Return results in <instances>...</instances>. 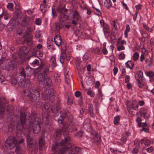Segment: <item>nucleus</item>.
Masks as SVG:
<instances>
[{"label":"nucleus","mask_w":154,"mask_h":154,"mask_svg":"<svg viewBox=\"0 0 154 154\" xmlns=\"http://www.w3.org/2000/svg\"><path fill=\"white\" fill-rule=\"evenodd\" d=\"M75 95L76 97H79L81 95V92L79 91H77L75 92Z\"/></svg>","instance_id":"obj_60"},{"label":"nucleus","mask_w":154,"mask_h":154,"mask_svg":"<svg viewBox=\"0 0 154 154\" xmlns=\"http://www.w3.org/2000/svg\"><path fill=\"white\" fill-rule=\"evenodd\" d=\"M41 34L39 31H36L35 33V36L36 38H38L40 37Z\"/></svg>","instance_id":"obj_58"},{"label":"nucleus","mask_w":154,"mask_h":154,"mask_svg":"<svg viewBox=\"0 0 154 154\" xmlns=\"http://www.w3.org/2000/svg\"><path fill=\"white\" fill-rule=\"evenodd\" d=\"M88 95H90L91 97H94L95 95V94L94 92L89 90L87 93Z\"/></svg>","instance_id":"obj_47"},{"label":"nucleus","mask_w":154,"mask_h":154,"mask_svg":"<svg viewBox=\"0 0 154 154\" xmlns=\"http://www.w3.org/2000/svg\"><path fill=\"white\" fill-rule=\"evenodd\" d=\"M46 3V0H43L40 5V8L41 11L43 13H45L48 8Z\"/></svg>","instance_id":"obj_16"},{"label":"nucleus","mask_w":154,"mask_h":154,"mask_svg":"<svg viewBox=\"0 0 154 154\" xmlns=\"http://www.w3.org/2000/svg\"><path fill=\"white\" fill-rule=\"evenodd\" d=\"M30 64L33 67L37 66L39 64L38 59L35 58L34 57H31L29 60Z\"/></svg>","instance_id":"obj_14"},{"label":"nucleus","mask_w":154,"mask_h":154,"mask_svg":"<svg viewBox=\"0 0 154 154\" xmlns=\"http://www.w3.org/2000/svg\"><path fill=\"white\" fill-rule=\"evenodd\" d=\"M44 144V141L42 139H41L39 140V145L40 147L42 146Z\"/></svg>","instance_id":"obj_64"},{"label":"nucleus","mask_w":154,"mask_h":154,"mask_svg":"<svg viewBox=\"0 0 154 154\" xmlns=\"http://www.w3.org/2000/svg\"><path fill=\"white\" fill-rule=\"evenodd\" d=\"M25 71L27 76H30L33 74L34 69L30 67L29 66H27L26 67L25 69Z\"/></svg>","instance_id":"obj_21"},{"label":"nucleus","mask_w":154,"mask_h":154,"mask_svg":"<svg viewBox=\"0 0 154 154\" xmlns=\"http://www.w3.org/2000/svg\"><path fill=\"white\" fill-rule=\"evenodd\" d=\"M111 25L116 29L117 28V25L116 22L115 20H112L111 21Z\"/></svg>","instance_id":"obj_48"},{"label":"nucleus","mask_w":154,"mask_h":154,"mask_svg":"<svg viewBox=\"0 0 154 154\" xmlns=\"http://www.w3.org/2000/svg\"><path fill=\"white\" fill-rule=\"evenodd\" d=\"M10 83L12 85H15L17 84V81L16 79L11 78L10 80Z\"/></svg>","instance_id":"obj_37"},{"label":"nucleus","mask_w":154,"mask_h":154,"mask_svg":"<svg viewBox=\"0 0 154 154\" xmlns=\"http://www.w3.org/2000/svg\"><path fill=\"white\" fill-rule=\"evenodd\" d=\"M50 62L51 63V66H52V68L50 72H52L54 67L57 66V63L56 62V60L55 56H51L50 59Z\"/></svg>","instance_id":"obj_17"},{"label":"nucleus","mask_w":154,"mask_h":154,"mask_svg":"<svg viewBox=\"0 0 154 154\" xmlns=\"http://www.w3.org/2000/svg\"><path fill=\"white\" fill-rule=\"evenodd\" d=\"M82 58L84 60L86 61L88 59V56L87 54H85L83 56Z\"/></svg>","instance_id":"obj_63"},{"label":"nucleus","mask_w":154,"mask_h":154,"mask_svg":"<svg viewBox=\"0 0 154 154\" xmlns=\"http://www.w3.org/2000/svg\"><path fill=\"white\" fill-rule=\"evenodd\" d=\"M153 150V147L152 146H151L150 147H149L146 149V151L149 153H150L152 152Z\"/></svg>","instance_id":"obj_50"},{"label":"nucleus","mask_w":154,"mask_h":154,"mask_svg":"<svg viewBox=\"0 0 154 154\" xmlns=\"http://www.w3.org/2000/svg\"><path fill=\"white\" fill-rule=\"evenodd\" d=\"M69 113L67 111H66L64 110H60V119L58 118V122H59L60 121V123H62V121L63 119L68 116L69 115Z\"/></svg>","instance_id":"obj_12"},{"label":"nucleus","mask_w":154,"mask_h":154,"mask_svg":"<svg viewBox=\"0 0 154 154\" xmlns=\"http://www.w3.org/2000/svg\"><path fill=\"white\" fill-rule=\"evenodd\" d=\"M139 57V54L138 53L135 52L133 55V60L135 61H136L138 60Z\"/></svg>","instance_id":"obj_33"},{"label":"nucleus","mask_w":154,"mask_h":154,"mask_svg":"<svg viewBox=\"0 0 154 154\" xmlns=\"http://www.w3.org/2000/svg\"><path fill=\"white\" fill-rule=\"evenodd\" d=\"M21 76L23 77V79H20V81L19 82V85L21 86L25 85L26 84L29 83V79H25L26 76V74L25 71V69L22 68L21 71L20 72Z\"/></svg>","instance_id":"obj_9"},{"label":"nucleus","mask_w":154,"mask_h":154,"mask_svg":"<svg viewBox=\"0 0 154 154\" xmlns=\"http://www.w3.org/2000/svg\"><path fill=\"white\" fill-rule=\"evenodd\" d=\"M140 142L141 144H144L145 146H149L151 144L150 140L145 138L141 139Z\"/></svg>","instance_id":"obj_23"},{"label":"nucleus","mask_w":154,"mask_h":154,"mask_svg":"<svg viewBox=\"0 0 154 154\" xmlns=\"http://www.w3.org/2000/svg\"><path fill=\"white\" fill-rule=\"evenodd\" d=\"M8 103L7 100L4 97H0V112H2L5 109V104Z\"/></svg>","instance_id":"obj_11"},{"label":"nucleus","mask_w":154,"mask_h":154,"mask_svg":"<svg viewBox=\"0 0 154 154\" xmlns=\"http://www.w3.org/2000/svg\"><path fill=\"white\" fill-rule=\"evenodd\" d=\"M14 128V125L10 124L8 126V129L9 131H11L13 130Z\"/></svg>","instance_id":"obj_52"},{"label":"nucleus","mask_w":154,"mask_h":154,"mask_svg":"<svg viewBox=\"0 0 154 154\" xmlns=\"http://www.w3.org/2000/svg\"><path fill=\"white\" fill-rule=\"evenodd\" d=\"M147 127L148 125L145 122L141 123L138 126L139 127H142V128Z\"/></svg>","instance_id":"obj_49"},{"label":"nucleus","mask_w":154,"mask_h":154,"mask_svg":"<svg viewBox=\"0 0 154 154\" xmlns=\"http://www.w3.org/2000/svg\"><path fill=\"white\" fill-rule=\"evenodd\" d=\"M17 143V140L14 136H9L8 137L6 141V146L10 149H13Z\"/></svg>","instance_id":"obj_8"},{"label":"nucleus","mask_w":154,"mask_h":154,"mask_svg":"<svg viewBox=\"0 0 154 154\" xmlns=\"http://www.w3.org/2000/svg\"><path fill=\"white\" fill-rule=\"evenodd\" d=\"M42 95L45 100H48L50 102H53L54 100V96L52 88L48 90L44 88V91L42 92Z\"/></svg>","instance_id":"obj_5"},{"label":"nucleus","mask_w":154,"mask_h":154,"mask_svg":"<svg viewBox=\"0 0 154 154\" xmlns=\"http://www.w3.org/2000/svg\"><path fill=\"white\" fill-rule=\"evenodd\" d=\"M103 27V30L106 37H108L109 35L110 31L108 25L106 23Z\"/></svg>","instance_id":"obj_19"},{"label":"nucleus","mask_w":154,"mask_h":154,"mask_svg":"<svg viewBox=\"0 0 154 154\" xmlns=\"http://www.w3.org/2000/svg\"><path fill=\"white\" fill-rule=\"evenodd\" d=\"M88 111L90 117L92 118H94V112L93 106L91 103L88 104Z\"/></svg>","instance_id":"obj_20"},{"label":"nucleus","mask_w":154,"mask_h":154,"mask_svg":"<svg viewBox=\"0 0 154 154\" xmlns=\"http://www.w3.org/2000/svg\"><path fill=\"white\" fill-rule=\"evenodd\" d=\"M148 110L147 109L141 108L139 112L141 116L143 117L144 118H148L150 116L149 114L148 113Z\"/></svg>","instance_id":"obj_15"},{"label":"nucleus","mask_w":154,"mask_h":154,"mask_svg":"<svg viewBox=\"0 0 154 154\" xmlns=\"http://www.w3.org/2000/svg\"><path fill=\"white\" fill-rule=\"evenodd\" d=\"M102 51L103 54L105 55H106L108 53V51L106 48H103Z\"/></svg>","instance_id":"obj_57"},{"label":"nucleus","mask_w":154,"mask_h":154,"mask_svg":"<svg viewBox=\"0 0 154 154\" xmlns=\"http://www.w3.org/2000/svg\"><path fill=\"white\" fill-rule=\"evenodd\" d=\"M127 108L129 112H131V109L134 110H137L138 109V103L136 100H133L130 104V106L127 105Z\"/></svg>","instance_id":"obj_10"},{"label":"nucleus","mask_w":154,"mask_h":154,"mask_svg":"<svg viewBox=\"0 0 154 154\" xmlns=\"http://www.w3.org/2000/svg\"><path fill=\"white\" fill-rule=\"evenodd\" d=\"M125 55L123 52H121L119 54V59L120 60H122L125 59Z\"/></svg>","instance_id":"obj_36"},{"label":"nucleus","mask_w":154,"mask_h":154,"mask_svg":"<svg viewBox=\"0 0 154 154\" xmlns=\"http://www.w3.org/2000/svg\"><path fill=\"white\" fill-rule=\"evenodd\" d=\"M83 127L87 131L90 133L91 135L99 136L98 133L96 132L95 130L93 129L90 121L89 119H86L83 125Z\"/></svg>","instance_id":"obj_7"},{"label":"nucleus","mask_w":154,"mask_h":154,"mask_svg":"<svg viewBox=\"0 0 154 154\" xmlns=\"http://www.w3.org/2000/svg\"><path fill=\"white\" fill-rule=\"evenodd\" d=\"M136 81L138 83L137 85L139 88H142L143 86L144 85L141 82L139 79H137Z\"/></svg>","instance_id":"obj_44"},{"label":"nucleus","mask_w":154,"mask_h":154,"mask_svg":"<svg viewBox=\"0 0 154 154\" xmlns=\"http://www.w3.org/2000/svg\"><path fill=\"white\" fill-rule=\"evenodd\" d=\"M127 140V138L126 136L122 137L120 140V141H117V144L118 145H122L124 144Z\"/></svg>","instance_id":"obj_27"},{"label":"nucleus","mask_w":154,"mask_h":154,"mask_svg":"<svg viewBox=\"0 0 154 154\" xmlns=\"http://www.w3.org/2000/svg\"><path fill=\"white\" fill-rule=\"evenodd\" d=\"M75 136L77 138H79L82 136V133L80 132H78L75 134Z\"/></svg>","instance_id":"obj_62"},{"label":"nucleus","mask_w":154,"mask_h":154,"mask_svg":"<svg viewBox=\"0 0 154 154\" xmlns=\"http://www.w3.org/2000/svg\"><path fill=\"white\" fill-rule=\"evenodd\" d=\"M49 71L46 70L45 69H44L42 73H41L44 76H46L47 75L48 73V72Z\"/></svg>","instance_id":"obj_56"},{"label":"nucleus","mask_w":154,"mask_h":154,"mask_svg":"<svg viewBox=\"0 0 154 154\" xmlns=\"http://www.w3.org/2000/svg\"><path fill=\"white\" fill-rule=\"evenodd\" d=\"M13 4L11 3H9L7 5V8L10 10H11L13 6Z\"/></svg>","instance_id":"obj_46"},{"label":"nucleus","mask_w":154,"mask_h":154,"mask_svg":"<svg viewBox=\"0 0 154 154\" xmlns=\"http://www.w3.org/2000/svg\"><path fill=\"white\" fill-rule=\"evenodd\" d=\"M32 35H30L29 37L26 39V40L27 42V45L31 46L32 44Z\"/></svg>","instance_id":"obj_31"},{"label":"nucleus","mask_w":154,"mask_h":154,"mask_svg":"<svg viewBox=\"0 0 154 154\" xmlns=\"http://www.w3.org/2000/svg\"><path fill=\"white\" fill-rule=\"evenodd\" d=\"M125 64L126 67L130 69H132L134 66V63L132 61H128L125 63Z\"/></svg>","instance_id":"obj_26"},{"label":"nucleus","mask_w":154,"mask_h":154,"mask_svg":"<svg viewBox=\"0 0 154 154\" xmlns=\"http://www.w3.org/2000/svg\"><path fill=\"white\" fill-rule=\"evenodd\" d=\"M110 150L112 153L114 154H117V152L118 151V150L117 149H114L112 148H110ZM118 151L121 152L120 151Z\"/></svg>","instance_id":"obj_45"},{"label":"nucleus","mask_w":154,"mask_h":154,"mask_svg":"<svg viewBox=\"0 0 154 154\" xmlns=\"http://www.w3.org/2000/svg\"><path fill=\"white\" fill-rule=\"evenodd\" d=\"M41 20L40 18L36 19L35 20V24L38 25H40L41 24Z\"/></svg>","instance_id":"obj_41"},{"label":"nucleus","mask_w":154,"mask_h":154,"mask_svg":"<svg viewBox=\"0 0 154 154\" xmlns=\"http://www.w3.org/2000/svg\"><path fill=\"white\" fill-rule=\"evenodd\" d=\"M130 30V28L129 25L128 24H127L126 25V29L125 31L126 32H129Z\"/></svg>","instance_id":"obj_59"},{"label":"nucleus","mask_w":154,"mask_h":154,"mask_svg":"<svg viewBox=\"0 0 154 154\" xmlns=\"http://www.w3.org/2000/svg\"><path fill=\"white\" fill-rule=\"evenodd\" d=\"M38 78L39 83L45 86L49 87L52 85V79L50 76H44L42 73H40Z\"/></svg>","instance_id":"obj_4"},{"label":"nucleus","mask_w":154,"mask_h":154,"mask_svg":"<svg viewBox=\"0 0 154 154\" xmlns=\"http://www.w3.org/2000/svg\"><path fill=\"white\" fill-rule=\"evenodd\" d=\"M41 107L42 110L44 112L45 111L46 112H48L50 110H51L53 111V108L51 107V106L49 103H43L41 105Z\"/></svg>","instance_id":"obj_13"},{"label":"nucleus","mask_w":154,"mask_h":154,"mask_svg":"<svg viewBox=\"0 0 154 154\" xmlns=\"http://www.w3.org/2000/svg\"><path fill=\"white\" fill-rule=\"evenodd\" d=\"M55 82L58 85H59L60 84V82H61V79L59 78H56L55 79Z\"/></svg>","instance_id":"obj_53"},{"label":"nucleus","mask_w":154,"mask_h":154,"mask_svg":"<svg viewBox=\"0 0 154 154\" xmlns=\"http://www.w3.org/2000/svg\"><path fill=\"white\" fill-rule=\"evenodd\" d=\"M113 74L114 75H116L118 71V69L117 67H115L113 69Z\"/></svg>","instance_id":"obj_61"},{"label":"nucleus","mask_w":154,"mask_h":154,"mask_svg":"<svg viewBox=\"0 0 154 154\" xmlns=\"http://www.w3.org/2000/svg\"><path fill=\"white\" fill-rule=\"evenodd\" d=\"M43 69H44L49 71L50 72V71L51 70H51H50V65L48 64L43 65Z\"/></svg>","instance_id":"obj_39"},{"label":"nucleus","mask_w":154,"mask_h":154,"mask_svg":"<svg viewBox=\"0 0 154 154\" xmlns=\"http://www.w3.org/2000/svg\"><path fill=\"white\" fill-rule=\"evenodd\" d=\"M104 5L107 8H110L112 6L111 1L110 0H105L104 2Z\"/></svg>","instance_id":"obj_29"},{"label":"nucleus","mask_w":154,"mask_h":154,"mask_svg":"<svg viewBox=\"0 0 154 154\" xmlns=\"http://www.w3.org/2000/svg\"><path fill=\"white\" fill-rule=\"evenodd\" d=\"M4 16V18L5 20H8L11 17L10 15L6 11H4L3 13L0 15V19Z\"/></svg>","instance_id":"obj_25"},{"label":"nucleus","mask_w":154,"mask_h":154,"mask_svg":"<svg viewBox=\"0 0 154 154\" xmlns=\"http://www.w3.org/2000/svg\"><path fill=\"white\" fill-rule=\"evenodd\" d=\"M144 131V132H148L149 131V129L148 127H146L144 128H143L140 131Z\"/></svg>","instance_id":"obj_55"},{"label":"nucleus","mask_w":154,"mask_h":154,"mask_svg":"<svg viewBox=\"0 0 154 154\" xmlns=\"http://www.w3.org/2000/svg\"><path fill=\"white\" fill-rule=\"evenodd\" d=\"M141 121H142V119L140 118L139 117H137V119H136V121L137 122V123H138V126L141 123Z\"/></svg>","instance_id":"obj_51"},{"label":"nucleus","mask_w":154,"mask_h":154,"mask_svg":"<svg viewBox=\"0 0 154 154\" xmlns=\"http://www.w3.org/2000/svg\"><path fill=\"white\" fill-rule=\"evenodd\" d=\"M120 120L119 116H117L115 117L114 119V123L115 125H117L119 123Z\"/></svg>","instance_id":"obj_32"},{"label":"nucleus","mask_w":154,"mask_h":154,"mask_svg":"<svg viewBox=\"0 0 154 154\" xmlns=\"http://www.w3.org/2000/svg\"><path fill=\"white\" fill-rule=\"evenodd\" d=\"M20 122L17 123L16 125V127L17 129L23 132L26 130L27 128L26 123V116L24 113H20Z\"/></svg>","instance_id":"obj_6"},{"label":"nucleus","mask_w":154,"mask_h":154,"mask_svg":"<svg viewBox=\"0 0 154 154\" xmlns=\"http://www.w3.org/2000/svg\"><path fill=\"white\" fill-rule=\"evenodd\" d=\"M24 93L27 99L32 102H35L39 99L40 93L35 89H33L31 91L27 90Z\"/></svg>","instance_id":"obj_3"},{"label":"nucleus","mask_w":154,"mask_h":154,"mask_svg":"<svg viewBox=\"0 0 154 154\" xmlns=\"http://www.w3.org/2000/svg\"><path fill=\"white\" fill-rule=\"evenodd\" d=\"M93 78L92 76H89L88 79V81L86 82L88 84H92L93 83V81L92 80V79Z\"/></svg>","instance_id":"obj_40"},{"label":"nucleus","mask_w":154,"mask_h":154,"mask_svg":"<svg viewBox=\"0 0 154 154\" xmlns=\"http://www.w3.org/2000/svg\"><path fill=\"white\" fill-rule=\"evenodd\" d=\"M72 17L76 21L80 19L81 18L79 13L75 10L74 11Z\"/></svg>","instance_id":"obj_24"},{"label":"nucleus","mask_w":154,"mask_h":154,"mask_svg":"<svg viewBox=\"0 0 154 154\" xmlns=\"http://www.w3.org/2000/svg\"><path fill=\"white\" fill-rule=\"evenodd\" d=\"M92 51L93 53L98 55H99L101 54V52L100 49L98 48H94L92 50Z\"/></svg>","instance_id":"obj_30"},{"label":"nucleus","mask_w":154,"mask_h":154,"mask_svg":"<svg viewBox=\"0 0 154 154\" xmlns=\"http://www.w3.org/2000/svg\"><path fill=\"white\" fill-rule=\"evenodd\" d=\"M146 75L147 76H148L149 77H153V76H154V73L152 71H150L147 72L146 73Z\"/></svg>","instance_id":"obj_42"},{"label":"nucleus","mask_w":154,"mask_h":154,"mask_svg":"<svg viewBox=\"0 0 154 154\" xmlns=\"http://www.w3.org/2000/svg\"><path fill=\"white\" fill-rule=\"evenodd\" d=\"M27 145L28 148H32L33 146V141L32 138L31 136L28 134L27 136Z\"/></svg>","instance_id":"obj_18"},{"label":"nucleus","mask_w":154,"mask_h":154,"mask_svg":"<svg viewBox=\"0 0 154 154\" xmlns=\"http://www.w3.org/2000/svg\"><path fill=\"white\" fill-rule=\"evenodd\" d=\"M41 123L40 119L38 117L35 118L32 122H30L29 126L27 128V129L29 132H31L32 129L33 133L37 134L39 133L41 131Z\"/></svg>","instance_id":"obj_2"},{"label":"nucleus","mask_w":154,"mask_h":154,"mask_svg":"<svg viewBox=\"0 0 154 154\" xmlns=\"http://www.w3.org/2000/svg\"><path fill=\"white\" fill-rule=\"evenodd\" d=\"M55 42L58 46H60L61 44L62 40L60 35H57L55 36L54 38Z\"/></svg>","instance_id":"obj_22"},{"label":"nucleus","mask_w":154,"mask_h":154,"mask_svg":"<svg viewBox=\"0 0 154 154\" xmlns=\"http://www.w3.org/2000/svg\"><path fill=\"white\" fill-rule=\"evenodd\" d=\"M137 74L138 75V77L140 79H142L143 77V72L141 71H138L137 72Z\"/></svg>","instance_id":"obj_34"},{"label":"nucleus","mask_w":154,"mask_h":154,"mask_svg":"<svg viewBox=\"0 0 154 154\" xmlns=\"http://www.w3.org/2000/svg\"><path fill=\"white\" fill-rule=\"evenodd\" d=\"M134 144L135 146L136 145L137 147L134 148L132 152L133 154H137L138 152V148L140 147L139 143H137L136 141H135Z\"/></svg>","instance_id":"obj_28"},{"label":"nucleus","mask_w":154,"mask_h":154,"mask_svg":"<svg viewBox=\"0 0 154 154\" xmlns=\"http://www.w3.org/2000/svg\"><path fill=\"white\" fill-rule=\"evenodd\" d=\"M116 45L117 48V50L118 51H121L125 49V47L123 45L117 44H116Z\"/></svg>","instance_id":"obj_35"},{"label":"nucleus","mask_w":154,"mask_h":154,"mask_svg":"<svg viewBox=\"0 0 154 154\" xmlns=\"http://www.w3.org/2000/svg\"><path fill=\"white\" fill-rule=\"evenodd\" d=\"M130 79V76L126 75L125 78V82L126 83H128L129 82Z\"/></svg>","instance_id":"obj_54"},{"label":"nucleus","mask_w":154,"mask_h":154,"mask_svg":"<svg viewBox=\"0 0 154 154\" xmlns=\"http://www.w3.org/2000/svg\"><path fill=\"white\" fill-rule=\"evenodd\" d=\"M69 125H67L65 128L66 130L63 129L62 131L59 130L57 131L56 133L57 134H60L63 133L64 136V139L62 140L60 143L57 142H54L52 145V149L53 150H55L58 148V150L57 154H63L67 151H69L68 154H75L80 153L82 150L79 147H72L71 144L68 143L71 140L70 137L68 133L69 131H70L69 129Z\"/></svg>","instance_id":"obj_1"},{"label":"nucleus","mask_w":154,"mask_h":154,"mask_svg":"<svg viewBox=\"0 0 154 154\" xmlns=\"http://www.w3.org/2000/svg\"><path fill=\"white\" fill-rule=\"evenodd\" d=\"M138 12V11H136V12L134 14H131V15L133 17V19L134 21H136Z\"/></svg>","instance_id":"obj_43"},{"label":"nucleus","mask_w":154,"mask_h":154,"mask_svg":"<svg viewBox=\"0 0 154 154\" xmlns=\"http://www.w3.org/2000/svg\"><path fill=\"white\" fill-rule=\"evenodd\" d=\"M43 65L41 64L40 66L37 68L36 69L35 71L37 72H40L43 68Z\"/></svg>","instance_id":"obj_38"}]
</instances>
